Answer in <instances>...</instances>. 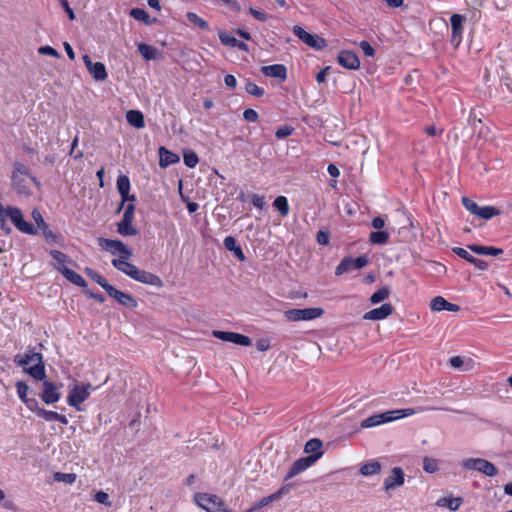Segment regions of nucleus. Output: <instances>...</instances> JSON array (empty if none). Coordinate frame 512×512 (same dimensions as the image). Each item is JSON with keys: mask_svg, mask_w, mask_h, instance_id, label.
Segmentation results:
<instances>
[{"mask_svg": "<svg viewBox=\"0 0 512 512\" xmlns=\"http://www.w3.org/2000/svg\"><path fill=\"white\" fill-rule=\"evenodd\" d=\"M97 243L103 250L114 256L111 263L118 271L140 283L155 287L162 286L163 282L160 277L148 271L141 270L130 262L133 251L122 241L100 237L97 239Z\"/></svg>", "mask_w": 512, "mask_h": 512, "instance_id": "1", "label": "nucleus"}, {"mask_svg": "<svg viewBox=\"0 0 512 512\" xmlns=\"http://www.w3.org/2000/svg\"><path fill=\"white\" fill-rule=\"evenodd\" d=\"M9 217L14 226L22 233L36 235L37 229L29 222L24 220L22 211L16 206H7L6 208L0 202V228L9 233L11 228L8 226L6 218Z\"/></svg>", "mask_w": 512, "mask_h": 512, "instance_id": "2", "label": "nucleus"}, {"mask_svg": "<svg viewBox=\"0 0 512 512\" xmlns=\"http://www.w3.org/2000/svg\"><path fill=\"white\" fill-rule=\"evenodd\" d=\"M12 188L19 196L29 197L32 194L31 185L40 186L37 179L31 175L29 168L21 162L13 164L11 174Z\"/></svg>", "mask_w": 512, "mask_h": 512, "instance_id": "3", "label": "nucleus"}, {"mask_svg": "<svg viewBox=\"0 0 512 512\" xmlns=\"http://www.w3.org/2000/svg\"><path fill=\"white\" fill-rule=\"evenodd\" d=\"M14 363L24 368V371L36 380H44L45 366L41 353L30 351L26 354H18L14 357Z\"/></svg>", "mask_w": 512, "mask_h": 512, "instance_id": "4", "label": "nucleus"}, {"mask_svg": "<svg viewBox=\"0 0 512 512\" xmlns=\"http://www.w3.org/2000/svg\"><path fill=\"white\" fill-rule=\"evenodd\" d=\"M95 388L90 383L74 381L68 387L67 404L77 411H83V403L90 397Z\"/></svg>", "mask_w": 512, "mask_h": 512, "instance_id": "5", "label": "nucleus"}, {"mask_svg": "<svg viewBox=\"0 0 512 512\" xmlns=\"http://www.w3.org/2000/svg\"><path fill=\"white\" fill-rule=\"evenodd\" d=\"M416 412L412 408L387 411L381 414L372 415L361 422L362 428H372L397 419L414 415Z\"/></svg>", "mask_w": 512, "mask_h": 512, "instance_id": "6", "label": "nucleus"}, {"mask_svg": "<svg viewBox=\"0 0 512 512\" xmlns=\"http://www.w3.org/2000/svg\"><path fill=\"white\" fill-rule=\"evenodd\" d=\"M461 467L468 471H477L488 477H493L498 473L496 466L482 458H466L461 461Z\"/></svg>", "mask_w": 512, "mask_h": 512, "instance_id": "7", "label": "nucleus"}, {"mask_svg": "<svg viewBox=\"0 0 512 512\" xmlns=\"http://www.w3.org/2000/svg\"><path fill=\"white\" fill-rule=\"evenodd\" d=\"M194 498L196 504L207 512H229L223 501L216 495L198 493Z\"/></svg>", "mask_w": 512, "mask_h": 512, "instance_id": "8", "label": "nucleus"}, {"mask_svg": "<svg viewBox=\"0 0 512 512\" xmlns=\"http://www.w3.org/2000/svg\"><path fill=\"white\" fill-rule=\"evenodd\" d=\"M323 314L324 310L321 307L289 309L284 312L285 318L293 322L314 320L320 318Z\"/></svg>", "mask_w": 512, "mask_h": 512, "instance_id": "9", "label": "nucleus"}, {"mask_svg": "<svg viewBox=\"0 0 512 512\" xmlns=\"http://www.w3.org/2000/svg\"><path fill=\"white\" fill-rule=\"evenodd\" d=\"M135 206L133 203L125 207L122 220L117 224V232L122 236H134L137 229L133 226Z\"/></svg>", "mask_w": 512, "mask_h": 512, "instance_id": "10", "label": "nucleus"}, {"mask_svg": "<svg viewBox=\"0 0 512 512\" xmlns=\"http://www.w3.org/2000/svg\"><path fill=\"white\" fill-rule=\"evenodd\" d=\"M368 263H369V258L366 255H361L355 259L346 257L336 267L335 274L340 276V275H343L344 273H347L351 270L361 269V268L367 266Z\"/></svg>", "mask_w": 512, "mask_h": 512, "instance_id": "11", "label": "nucleus"}, {"mask_svg": "<svg viewBox=\"0 0 512 512\" xmlns=\"http://www.w3.org/2000/svg\"><path fill=\"white\" fill-rule=\"evenodd\" d=\"M293 33L309 47L318 50L326 47V41L323 38L308 33L301 26L295 25L293 27Z\"/></svg>", "mask_w": 512, "mask_h": 512, "instance_id": "12", "label": "nucleus"}, {"mask_svg": "<svg viewBox=\"0 0 512 512\" xmlns=\"http://www.w3.org/2000/svg\"><path fill=\"white\" fill-rule=\"evenodd\" d=\"M405 482V473L401 467H393L390 474L383 481V490L390 492L401 487Z\"/></svg>", "mask_w": 512, "mask_h": 512, "instance_id": "13", "label": "nucleus"}, {"mask_svg": "<svg viewBox=\"0 0 512 512\" xmlns=\"http://www.w3.org/2000/svg\"><path fill=\"white\" fill-rule=\"evenodd\" d=\"M83 62L95 81L102 82L107 79L108 74L106 67L102 62H92L91 58L87 54L83 56Z\"/></svg>", "mask_w": 512, "mask_h": 512, "instance_id": "14", "label": "nucleus"}, {"mask_svg": "<svg viewBox=\"0 0 512 512\" xmlns=\"http://www.w3.org/2000/svg\"><path fill=\"white\" fill-rule=\"evenodd\" d=\"M43 391L41 393V400L46 404H53L58 402L61 399V393L59 392L58 387L47 380H42Z\"/></svg>", "mask_w": 512, "mask_h": 512, "instance_id": "15", "label": "nucleus"}, {"mask_svg": "<svg viewBox=\"0 0 512 512\" xmlns=\"http://www.w3.org/2000/svg\"><path fill=\"white\" fill-rule=\"evenodd\" d=\"M116 185H117V190H118L119 194L121 195V205L119 207V210H120L124 207L126 202H128V201L134 202L135 196L129 195L131 185H130V180H129L128 176L120 175L117 178Z\"/></svg>", "mask_w": 512, "mask_h": 512, "instance_id": "16", "label": "nucleus"}, {"mask_svg": "<svg viewBox=\"0 0 512 512\" xmlns=\"http://www.w3.org/2000/svg\"><path fill=\"white\" fill-rule=\"evenodd\" d=\"M393 312V307L390 303H384L380 307L366 312L363 316L365 320L378 321L383 320L390 316Z\"/></svg>", "mask_w": 512, "mask_h": 512, "instance_id": "17", "label": "nucleus"}, {"mask_svg": "<svg viewBox=\"0 0 512 512\" xmlns=\"http://www.w3.org/2000/svg\"><path fill=\"white\" fill-rule=\"evenodd\" d=\"M338 62L342 67L350 70H356L360 67V60L358 56L354 52L348 50L341 51L338 54Z\"/></svg>", "mask_w": 512, "mask_h": 512, "instance_id": "18", "label": "nucleus"}, {"mask_svg": "<svg viewBox=\"0 0 512 512\" xmlns=\"http://www.w3.org/2000/svg\"><path fill=\"white\" fill-rule=\"evenodd\" d=\"M452 27V42L458 46L462 40L464 17L460 14H453L450 18Z\"/></svg>", "mask_w": 512, "mask_h": 512, "instance_id": "19", "label": "nucleus"}, {"mask_svg": "<svg viewBox=\"0 0 512 512\" xmlns=\"http://www.w3.org/2000/svg\"><path fill=\"white\" fill-rule=\"evenodd\" d=\"M382 469L381 463L377 459L363 462L359 465L358 472L363 477L377 476Z\"/></svg>", "mask_w": 512, "mask_h": 512, "instance_id": "20", "label": "nucleus"}, {"mask_svg": "<svg viewBox=\"0 0 512 512\" xmlns=\"http://www.w3.org/2000/svg\"><path fill=\"white\" fill-rule=\"evenodd\" d=\"M314 463H315V458L304 457V458H300V459L296 460L290 467V469L286 475V479L295 477L296 475H298L301 472L308 469Z\"/></svg>", "mask_w": 512, "mask_h": 512, "instance_id": "21", "label": "nucleus"}, {"mask_svg": "<svg viewBox=\"0 0 512 512\" xmlns=\"http://www.w3.org/2000/svg\"><path fill=\"white\" fill-rule=\"evenodd\" d=\"M261 72L266 77H273L284 81L287 77L286 67L282 64H274L261 67Z\"/></svg>", "mask_w": 512, "mask_h": 512, "instance_id": "22", "label": "nucleus"}, {"mask_svg": "<svg viewBox=\"0 0 512 512\" xmlns=\"http://www.w3.org/2000/svg\"><path fill=\"white\" fill-rule=\"evenodd\" d=\"M219 39L222 44L229 47H236L242 51H248V45L236 39L232 34L225 30H220L218 33Z\"/></svg>", "mask_w": 512, "mask_h": 512, "instance_id": "23", "label": "nucleus"}, {"mask_svg": "<svg viewBox=\"0 0 512 512\" xmlns=\"http://www.w3.org/2000/svg\"><path fill=\"white\" fill-rule=\"evenodd\" d=\"M430 307L435 312L440 311H450V312H457L460 310V307L456 304L448 302L445 298L441 296L435 297L430 304Z\"/></svg>", "mask_w": 512, "mask_h": 512, "instance_id": "24", "label": "nucleus"}, {"mask_svg": "<svg viewBox=\"0 0 512 512\" xmlns=\"http://www.w3.org/2000/svg\"><path fill=\"white\" fill-rule=\"evenodd\" d=\"M158 152H159V165L162 168H166L172 164L178 163L180 160L179 156L176 153L166 149L163 146L159 148Z\"/></svg>", "mask_w": 512, "mask_h": 512, "instance_id": "25", "label": "nucleus"}, {"mask_svg": "<svg viewBox=\"0 0 512 512\" xmlns=\"http://www.w3.org/2000/svg\"><path fill=\"white\" fill-rule=\"evenodd\" d=\"M451 367L460 371H470L474 368L475 362L471 358L453 356L449 359Z\"/></svg>", "mask_w": 512, "mask_h": 512, "instance_id": "26", "label": "nucleus"}, {"mask_svg": "<svg viewBox=\"0 0 512 512\" xmlns=\"http://www.w3.org/2000/svg\"><path fill=\"white\" fill-rule=\"evenodd\" d=\"M50 255L53 258V266L61 273L63 274L64 269H69L67 267V264L70 263L69 257L58 250H51Z\"/></svg>", "mask_w": 512, "mask_h": 512, "instance_id": "27", "label": "nucleus"}, {"mask_svg": "<svg viewBox=\"0 0 512 512\" xmlns=\"http://www.w3.org/2000/svg\"><path fill=\"white\" fill-rule=\"evenodd\" d=\"M321 448L322 442L319 439H311L305 444L304 451L310 454L308 458H315L316 462L323 454Z\"/></svg>", "mask_w": 512, "mask_h": 512, "instance_id": "28", "label": "nucleus"}, {"mask_svg": "<svg viewBox=\"0 0 512 512\" xmlns=\"http://www.w3.org/2000/svg\"><path fill=\"white\" fill-rule=\"evenodd\" d=\"M285 492H286V488L282 487L277 492L271 494L268 497H264V498L260 499L259 501H257L256 503H254V505L251 507L250 511L259 510V509L267 506L271 502L280 499Z\"/></svg>", "mask_w": 512, "mask_h": 512, "instance_id": "29", "label": "nucleus"}, {"mask_svg": "<svg viewBox=\"0 0 512 512\" xmlns=\"http://www.w3.org/2000/svg\"><path fill=\"white\" fill-rule=\"evenodd\" d=\"M126 119L131 126L137 129H141L145 126L144 115L141 111L129 110L126 113Z\"/></svg>", "mask_w": 512, "mask_h": 512, "instance_id": "30", "label": "nucleus"}, {"mask_svg": "<svg viewBox=\"0 0 512 512\" xmlns=\"http://www.w3.org/2000/svg\"><path fill=\"white\" fill-rule=\"evenodd\" d=\"M469 249L478 254V255H489V256H498L503 253V250L495 247H487L481 245H470Z\"/></svg>", "mask_w": 512, "mask_h": 512, "instance_id": "31", "label": "nucleus"}, {"mask_svg": "<svg viewBox=\"0 0 512 512\" xmlns=\"http://www.w3.org/2000/svg\"><path fill=\"white\" fill-rule=\"evenodd\" d=\"M138 51L147 61L156 59L159 54L157 48L144 43L138 44Z\"/></svg>", "mask_w": 512, "mask_h": 512, "instance_id": "32", "label": "nucleus"}, {"mask_svg": "<svg viewBox=\"0 0 512 512\" xmlns=\"http://www.w3.org/2000/svg\"><path fill=\"white\" fill-rule=\"evenodd\" d=\"M186 17H187V20L191 24L198 27L199 29L204 30V31L210 30V26H209L208 22L205 19H203L202 17H200L198 14H196L194 12H188L186 14Z\"/></svg>", "mask_w": 512, "mask_h": 512, "instance_id": "33", "label": "nucleus"}, {"mask_svg": "<svg viewBox=\"0 0 512 512\" xmlns=\"http://www.w3.org/2000/svg\"><path fill=\"white\" fill-rule=\"evenodd\" d=\"M68 281L79 287H86L87 283L84 278L71 269H64L62 274Z\"/></svg>", "mask_w": 512, "mask_h": 512, "instance_id": "34", "label": "nucleus"}, {"mask_svg": "<svg viewBox=\"0 0 512 512\" xmlns=\"http://www.w3.org/2000/svg\"><path fill=\"white\" fill-rule=\"evenodd\" d=\"M113 298L126 307L136 308L138 305L137 301L130 294H127L119 290L117 291Z\"/></svg>", "mask_w": 512, "mask_h": 512, "instance_id": "35", "label": "nucleus"}, {"mask_svg": "<svg viewBox=\"0 0 512 512\" xmlns=\"http://www.w3.org/2000/svg\"><path fill=\"white\" fill-rule=\"evenodd\" d=\"M462 503L461 498L443 497L437 501L440 507H447L450 511H456Z\"/></svg>", "mask_w": 512, "mask_h": 512, "instance_id": "36", "label": "nucleus"}, {"mask_svg": "<svg viewBox=\"0 0 512 512\" xmlns=\"http://www.w3.org/2000/svg\"><path fill=\"white\" fill-rule=\"evenodd\" d=\"M389 233L387 231H375L371 232L369 236V241L372 244H386L389 239Z\"/></svg>", "mask_w": 512, "mask_h": 512, "instance_id": "37", "label": "nucleus"}, {"mask_svg": "<svg viewBox=\"0 0 512 512\" xmlns=\"http://www.w3.org/2000/svg\"><path fill=\"white\" fill-rule=\"evenodd\" d=\"M273 205L282 216H286L289 213V204L285 196H278L274 200Z\"/></svg>", "mask_w": 512, "mask_h": 512, "instance_id": "38", "label": "nucleus"}, {"mask_svg": "<svg viewBox=\"0 0 512 512\" xmlns=\"http://www.w3.org/2000/svg\"><path fill=\"white\" fill-rule=\"evenodd\" d=\"M77 475L75 473H62L56 472L53 475V479L56 482H63L66 484H73L76 481Z\"/></svg>", "mask_w": 512, "mask_h": 512, "instance_id": "39", "label": "nucleus"}, {"mask_svg": "<svg viewBox=\"0 0 512 512\" xmlns=\"http://www.w3.org/2000/svg\"><path fill=\"white\" fill-rule=\"evenodd\" d=\"M390 294V290L388 287H383L374 292L370 297V302L372 304H377L381 301H384L386 298H388Z\"/></svg>", "mask_w": 512, "mask_h": 512, "instance_id": "40", "label": "nucleus"}, {"mask_svg": "<svg viewBox=\"0 0 512 512\" xmlns=\"http://www.w3.org/2000/svg\"><path fill=\"white\" fill-rule=\"evenodd\" d=\"M499 214V211L492 206H483L479 208V211L476 216L482 218V219H491L492 217Z\"/></svg>", "mask_w": 512, "mask_h": 512, "instance_id": "41", "label": "nucleus"}, {"mask_svg": "<svg viewBox=\"0 0 512 512\" xmlns=\"http://www.w3.org/2000/svg\"><path fill=\"white\" fill-rule=\"evenodd\" d=\"M423 470L427 473H435L439 469V464L436 459L425 457L422 463Z\"/></svg>", "mask_w": 512, "mask_h": 512, "instance_id": "42", "label": "nucleus"}, {"mask_svg": "<svg viewBox=\"0 0 512 512\" xmlns=\"http://www.w3.org/2000/svg\"><path fill=\"white\" fill-rule=\"evenodd\" d=\"M183 160L185 165L189 168H194L199 161L197 154L191 150L184 152Z\"/></svg>", "mask_w": 512, "mask_h": 512, "instance_id": "43", "label": "nucleus"}, {"mask_svg": "<svg viewBox=\"0 0 512 512\" xmlns=\"http://www.w3.org/2000/svg\"><path fill=\"white\" fill-rule=\"evenodd\" d=\"M231 343L240 345V346H250L252 344L251 339L243 334L233 332Z\"/></svg>", "mask_w": 512, "mask_h": 512, "instance_id": "44", "label": "nucleus"}, {"mask_svg": "<svg viewBox=\"0 0 512 512\" xmlns=\"http://www.w3.org/2000/svg\"><path fill=\"white\" fill-rule=\"evenodd\" d=\"M245 90L247 93L256 97H261L264 95V89L250 81L246 83Z\"/></svg>", "mask_w": 512, "mask_h": 512, "instance_id": "45", "label": "nucleus"}, {"mask_svg": "<svg viewBox=\"0 0 512 512\" xmlns=\"http://www.w3.org/2000/svg\"><path fill=\"white\" fill-rule=\"evenodd\" d=\"M130 15L134 19L139 20V21H143V22H146V23L149 20L148 13L144 9H141V8H134V9H132L130 11Z\"/></svg>", "mask_w": 512, "mask_h": 512, "instance_id": "46", "label": "nucleus"}, {"mask_svg": "<svg viewBox=\"0 0 512 512\" xmlns=\"http://www.w3.org/2000/svg\"><path fill=\"white\" fill-rule=\"evenodd\" d=\"M462 204L471 214H473L475 216L477 215L480 206H478V204L476 202H474L473 200H471L467 197H463Z\"/></svg>", "mask_w": 512, "mask_h": 512, "instance_id": "47", "label": "nucleus"}, {"mask_svg": "<svg viewBox=\"0 0 512 512\" xmlns=\"http://www.w3.org/2000/svg\"><path fill=\"white\" fill-rule=\"evenodd\" d=\"M31 217L40 230H42L43 228H45L47 226L41 212L38 209L35 208L32 210Z\"/></svg>", "mask_w": 512, "mask_h": 512, "instance_id": "48", "label": "nucleus"}, {"mask_svg": "<svg viewBox=\"0 0 512 512\" xmlns=\"http://www.w3.org/2000/svg\"><path fill=\"white\" fill-rule=\"evenodd\" d=\"M16 388H17L18 397L23 402H25L29 398L28 397V393H29L28 385L26 383H24V382H17Z\"/></svg>", "mask_w": 512, "mask_h": 512, "instance_id": "49", "label": "nucleus"}, {"mask_svg": "<svg viewBox=\"0 0 512 512\" xmlns=\"http://www.w3.org/2000/svg\"><path fill=\"white\" fill-rule=\"evenodd\" d=\"M94 500L97 503H100V504L105 505L107 507H110L111 504H112L111 501H110V497H109L108 493H106L104 491H98L97 493H95Z\"/></svg>", "mask_w": 512, "mask_h": 512, "instance_id": "50", "label": "nucleus"}, {"mask_svg": "<svg viewBox=\"0 0 512 512\" xmlns=\"http://www.w3.org/2000/svg\"><path fill=\"white\" fill-rule=\"evenodd\" d=\"M86 273L98 285H100L101 287H105L107 280L103 276H101L99 273H97L91 269H86Z\"/></svg>", "mask_w": 512, "mask_h": 512, "instance_id": "51", "label": "nucleus"}, {"mask_svg": "<svg viewBox=\"0 0 512 512\" xmlns=\"http://www.w3.org/2000/svg\"><path fill=\"white\" fill-rule=\"evenodd\" d=\"M453 252L458 255L459 257H461L462 259H465L466 261L472 263V261L474 260V256H472L466 249L464 248H461V247H455L453 248Z\"/></svg>", "mask_w": 512, "mask_h": 512, "instance_id": "52", "label": "nucleus"}, {"mask_svg": "<svg viewBox=\"0 0 512 512\" xmlns=\"http://www.w3.org/2000/svg\"><path fill=\"white\" fill-rule=\"evenodd\" d=\"M213 336L225 342L232 341L233 332L215 330L212 332Z\"/></svg>", "mask_w": 512, "mask_h": 512, "instance_id": "53", "label": "nucleus"}, {"mask_svg": "<svg viewBox=\"0 0 512 512\" xmlns=\"http://www.w3.org/2000/svg\"><path fill=\"white\" fill-rule=\"evenodd\" d=\"M24 404L26 407L34 412L37 416L39 415V411L42 410V408L39 407L38 401L35 398H28Z\"/></svg>", "mask_w": 512, "mask_h": 512, "instance_id": "54", "label": "nucleus"}, {"mask_svg": "<svg viewBox=\"0 0 512 512\" xmlns=\"http://www.w3.org/2000/svg\"><path fill=\"white\" fill-rule=\"evenodd\" d=\"M58 413L54 411H49L46 409H43L39 411L38 417L43 418L45 421H56Z\"/></svg>", "mask_w": 512, "mask_h": 512, "instance_id": "55", "label": "nucleus"}, {"mask_svg": "<svg viewBox=\"0 0 512 512\" xmlns=\"http://www.w3.org/2000/svg\"><path fill=\"white\" fill-rule=\"evenodd\" d=\"M359 47L367 57H372L375 54L374 48L370 45L369 42L363 40L359 43Z\"/></svg>", "mask_w": 512, "mask_h": 512, "instance_id": "56", "label": "nucleus"}, {"mask_svg": "<svg viewBox=\"0 0 512 512\" xmlns=\"http://www.w3.org/2000/svg\"><path fill=\"white\" fill-rule=\"evenodd\" d=\"M38 53L42 54V55L52 56L55 58L59 57V53L53 47L48 46V45L40 47L38 49Z\"/></svg>", "mask_w": 512, "mask_h": 512, "instance_id": "57", "label": "nucleus"}, {"mask_svg": "<svg viewBox=\"0 0 512 512\" xmlns=\"http://www.w3.org/2000/svg\"><path fill=\"white\" fill-rule=\"evenodd\" d=\"M243 117L246 121L253 123V122L258 121L259 115H258L257 111H255L254 109H246L243 112Z\"/></svg>", "mask_w": 512, "mask_h": 512, "instance_id": "58", "label": "nucleus"}, {"mask_svg": "<svg viewBox=\"0 0 512 512\" xmlns=\"http://www.w3.org/2000/svg\"><path fill=\"white\" fill-rule=\"evenodd\" d=\"M293 132V128H291L290 126H283L279 129H277V131L275 132V136L279 139H282V138H285L289 135H291Z\"/></svg>", "mask_w": 512, "mask_h": 512, "instance_id": "59", "label": "nucleus"}, {"mask_svg": "<svg viewBox=\"0 0 512 512\" xmlns=\"http://www.w3.org/2000/svg\"><path fill=\"white\" fill-rule=\"evenodd\" d=\"M224 246L227 250L234 252L239 246L236 244L232 236H227L224 239Z\"/></svg>", "mask_w": 512, "mask_h": 512, "instance_id": "60", "label": "nucleus"}, {"mask_svg": "<svg viewBox=\"0 0 512 512\" xmlns=\"http://www.w3.org/2000/svg\"><path fill=\"white\" fill-rule=\"evenodd\" d=\"M251 202L258 209H263L264 206H265L264 197L260 196L258 194H253L252 195Z\"/></svg>", "mask_w": 512, "mask_h": 512, "instance_id": "61", "label": "nucleus"}, {"mask_svg": "<svg viewBox=\"0 0 512 512\" xmlns=\"http://www.w3.org/2000/svg\"><path fill=\"white\" fill-rule=\"evenodd\" d=\"M43 236L48 242H55L57 240V236L54 234L52 230L49 229L48 225L42 230Z\"/></svg>", "mask_w": 512, "mask_h": 512, "instance_id": "62", "label": "nucleus"}, {"mask_svg": "<svg viewBox=\"0 0 512 512\" xmlns=\"http://www.w3.org/2000/svg\"><path fill=\"white\" fill-rule=\"evenodd\" d=\"M249 12L251 13V15H252L255 19H257V20H259V21H266V20H267V18H268V16H267V14H266V13H264V12H262V11H259V10H257V9H254V8H250V9H249Z\"/></svg>", "mask_w": 512, "mask_h": 512, "instance_id": "63", "label": "nucleus"}, {"mask_svg": "<svg viewBox=\"0 0 512 512\" xmlns=\"http://www.w3.org/2000/svg\"><path fill=\"white\" fill-rule=\"evenodd\" d=\"M224 82H225V85L231 89H234L237 86V80L231 74H228L225 76Z\"/></svg>", "mask_w": 512, "mask_h": 512, "instance_id": "64", "label": "nucleus"}]
</instances>
